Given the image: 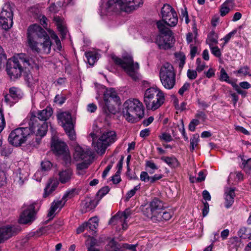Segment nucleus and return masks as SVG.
<instances>
[{
  "mask_svg": "<svg viewBox=\"0 0 251 251\" xmlns=\"http://www.w3.org/2000/svg\"><path fill=\"white\" fill-rule=\"evenodd\" d=\"M17 61L9 60L6 64V71L11 80H15L21 76L23 67Z\"/></svg>",
  "mask_w": 251,
  "mask_h": 251,
  "instance_id": "obj_16",
  "label": "nucleus"
},
{
  "mask_svg": "<svg viewBox=\"0 0 251 251\" xmlns=\"http://www.w3.org/2000/svg\"><path fill=\"white\" fill-rule=\"evenodd\" d=\"M219 79L221 81H224L227 83H230L229 77L224 68H222L220 70V76Z\"/></svg>",
  "mask_w": 251,
  "mask_h": 251,
  "instance_id": "obj_46",
  "label": "nucleus"
},
{
  "mask_svg": "<svg viewBox=\"0 0 251 251\" xmlns=\"http://www.w3.org/2000/svg\"><path fill=\"white\" fill-rule=\"evenodd\" d=\"M22 96L23 93L21 91L17 88L13 87L9 89V94L4 95V100L7 104L11 106Z\"/></svg>",
  "mask_w": 251,
  "mask_h": 251,
  "instance_id": "obj_18",
  "label": "nucleus"
},
{
  "mask_svg": "<svg viewBox=\"0 0 251 251\" xmlns=\"http://www.w3.org/2000/svg\"><path fill=\"white\" fill-rule=\"evenodd\" d=\"M66 99L64 97L60 96L59 95H56L54 98V101L56 103L59 104L60 105H62L64 103Z\"/></svg>",
  "mask_w": 251,
  "mask_h": 251,
  "instance_id": "obj_62",
  "label": "nucleus"
},
{
  "mask_svg": "<svg viewBox=\"0 0 251 251\" xmlns=\"http://www.w3.org/2000/svg\"><path fill=\"white\" fill-rule=\"evenodd\" d=\"M54 21L58 31H66L68 30L67 26L64 19L59 17H54Z\"/></svg>",
  "mask_w": 251,
  "mask_h": 251,
  "instance_id": "obj_29",
  "label": "nucleus"
},
{
  "mask_svg": "<svg viewBox=\"0 0 251 251\" xmlns=\"http://www.w3.org/2000/svg\"><path fill=\"white\" fill-rule=\"evenodd\" d=\"M211 53L216 57H220L221 56V52L219 48L216 46H209Z\"/></svg>",
  "mask_w": 251,
  "mask_h": 251,
  "instance_id": "obj_48",
  "label": "nucleus"
},
{
  "mask_svg": "<svg viewBox=\"0 0 251 251\" xmlns=\"http://www.w3.org/2000/svg\"><path fill=\"white\" fill-rule=\"evenodd\" d=\"M159 138L161 140L169 142L171 141L173 139L169 133H163L159 136Z\"/></svg>",
  "mask_w": 251,
  "mask_h": 251,
  "instance_id": "obj_57",
  "label": "nucleus"
},
{
  "mask_svg": "<svg viewBox=\"0 0 251 251\" xmlns=\"http://www.w3.org/2000/svg\"><path fill=\"white\" fill-rule=\"evenodd\" d=\"M92 155L89 148L83 149L80 146L77 145L75 148L74 158L77 160H89Z\"/></svg>",
  "mask_w": 251,
  "mask_h": 251,
  "instance_id": "obj_20",
  "label": "nucleus"
},
{
  "mask_svg": "<svg viewBox=\"0 0 251 251\" xmlns=\"http://www.w3.org/2000/svg\"><path fill=\"white\" fill-rule=\"evenodd\" d=\"M230 11V8L227 6L223 3L220 8V15L222 16H225Z\"/></svg>",
  "mask_w": 251,
  "mask_h": 251,
  "instance_id": "obj_52",
  "label": "nucleus"
},
{
  "mask_svg": "<svg viewBox=\"0 0 251 251\" xmlns=\"http://www.w3.org/2000/svg\"><path fill=\"white\" fill-rule=\"evenodd\" d=\"M73 172L70 169H67L60 171L58 173L59 181L62 184L68 182L71 179Z\"/></svg>",
  "mask_w": 251,
  "mask_h": 251,
  "instance_id": "obj_28",
  "label": "nucleus"
},
{
  "mask_svg": "<svg viewBox=\"0 0 251 251\" xmlns=\"http://www.w3.org/2000/svg\"><path fill=\"white\" fill-rule=\"evenodd\" d=\"M175 56L178 61H179V67L182 69L184 64H185L186 56L184 53L182 52L176 53Z\"/></svg>",
  "mask_w": 251,
  "mask_h": 251,
  "instance_id": "obj_40",
  "label": "nucleus"
},
{
  "mask_svg": "<svg viewBox=\"0 0 251 251\" xmlns=\"http://www.w3.org/2000/svg\"><path fill=\"white\" fill-rule=\"evenodd\" d=\"M104 103L102 110L107 116L114 115L117 112L115 105L121 104V100L115 90L110 88L106 89L103 95Z\"/></svg>",
  "mask_w": 251,
  "mask_h": 251,
  "instance_id": "obj_9",
  "label": "nucleus"
},
{
  "mask_svg": "<svg viewBox=\"0 0 251 251\" xmlns=\"http://www.w3.org/2000/svg\"><path fill=\"white\" fill-rule=\"evenodd\" d=\"M200 124V122L197 119H193L189 125V129L191 131H194L196 126Z\"/></svg>",
  "mask_w": 251,
  "mask_h": 251,
  "instance_id": "obj_54",
  "label": "nucleus"
},
{
  "mask_svg": "<svg viewBox=\"0 0 251 251\" xmlns=\"http://www.w3.org/2000/svg\"><path fill=\"white\" fill-rule=\"evenodd\" d=\"M51 37L53 39H54L55 40V44H56V49L55 50L58 51H60L62 49V46H61V42H60L59 39L58 38L57 36L54 33L51 35Z\"/></svg>",
  "mask_w": 251,
  "mask_h": 251,
  "instance_id": "obj_49",
  "label": "nucleus"
},
{
  "mask_svg": "<svg viewBox=\"0 0 251 251\" xmlns=\"http://www.w3.org/2000/svg\"><path fill=\"white\" fill-rule=\"evenodd\" d=\"M161 160L172 168L176 167L179 164L178 160L175 157L162 156L161 157Z\"/></svg>",
  "mask_w": 251,
  "mask_h": 251,
  "instance_id": "obj_30",
  "label": "nucleus"
},
{
  "mask_svg": "<svg viewBox=\"0 0 251 251\" xmlns=\"http://www.w3.org/2000/svg\"><path fill=\"white\" fill-rule=\"evenodd\" d=\"M162 19L155 22L159 31H171L178 23V17L175 9L169 4H165L161 11Z\"/></svg>",
  "mask_w": 251,
  "mask_h": 251,
  "instance_id": "obj_4",
  "label": "nucleus"
},
{
  "mask_svg": "<svg viewBox=\"0 0 251 251\" xmlns=\"http://www.w3.org/2000/svg\"><path fill=\"white\" fill-rule=\"evenodd\" d=\"M51 148L53 152L57 154L62 155L65 164L68 165L71 162V156L66 144L57 137L53 136L51 140Z\"/></svg>",
  "mask_w": 251,
  "mask_h": 251,
  "instance_id": "obj_13",
  "label": "nucleus"
},
{
  "mask_svg": "<svg viewBox=\"0 0 251 251\" xmlns=\"http://www.w3.org/2000/svg\"><path fill=\"white\" fill-rule=\"evenodd\" d=\"M164 206L163 202L160 200L155 198L150 203V206L144 211V214L152 221L163 210Z\"/></svg>",
  "mask_w": 251,
  "mask_h": 251,
  "instance_id": "obj_15",
  "label": "nucleus"
},
{
  "mask_svg": "<svg viewBox=\"0 0 251 251\" xmlns=\"http://www.w3.org/2000/svg\"><path fill=\"white\" fill-rule=\"evenodd\" d=\"M109 188L108 186L102 187L97 194V197L98 201H100L104 196H105L109 191Z\"/></svg>",
  "mask_w": 251,
  "mask_h": 251,
  "instance_id": "obj_44",
  "label": "nucleus"
},
{
  "mask_svg": "<svg viewBox=\"0 0 251 251\" xmlns=\"http://www.w3.org/2000/svg\"><path fill=\"white\" fill-rule=\"evenodd\" d=\"M240 244L238 238L237 237H233L231 238L229 241V245L230 246L233 245V247L237 249V246Z\"/></svg>",
  "mask_w": 251,
  "mask_h": 251,
  "instance_id": "obj_61",
  "label": "nucleus"
},
{
  "mask_svg": "<svg viewBox=\"0 0 251 251\" xmlns=\"http://www.w3.org/2000/svg\"><path fill=\"white\" fill-rule=\"evenodd\" d=\"M110 225H121L124 230L127 228V223L124 221L121 212H118L115 215L113 216L109 222Z\"/></svg>",
  "mask_w": 251,
  "mask_h": 251,
  "instance_id": "obj_27",
  "label": "nucleus"
},
{
  "mask_svg": "<svg viewBox=\"0 0 251 251\" xmlns=\"http://www.w3.org/2000/svg\"><path fill=\"white\" fill-rule=\"evenodd\" d=\"M140 188V185H138L134 187L133 189L129 191L126 194L125 201H127L132 197L136 193V191Z\"/></svg>",
  "mask_w": 251,
  "mask_h": 251,
  "instance_id": "obj_45",
  "label": "nucleus"
},
{
  "mask_svg": "<svg viewBox=\"0 0 251 251\" xmlns=\"http://www.w3.org/2000/svg\"><path fill=\"white\" fill-rule=\"evenodd\" d=\"M20 215L19 222L20 224H26L32 222L35 219V205L31 204L25 206Z\"/></svg>",
  "mask_w": 251,
  "mask_h": 251,
  "instance_id": "obj_17",
  "label": "nucleus"
},
{
  "mask_svg": "<svg viewBox=\"0 0 251 251\" xmlns=\"http://www.w3.org/2000/svg\"><path fill=\"white\" fill-rule=\"evenodd\" d=\"M234 74H240L241 76H251V70L248 66L241 67L239 69L234 72Z\"/></svg>",
  "mask_w": 251,
  "mask_h": 251,
  "instance_id": "obj_37",
  "label": "nucleus"
},
{
  "mask_svg": "<svg viewBox=\"0 0 251 251\" xmlns=\"http://www.w3.org/2000/svg\"><path fill=\"white\" fill-rule=\"evenodd\" d=\"M65 203L61 200H54L51 203L48 214V217L52 218L56 213L58 212L65 205Z\"/></svg>",
  "mask_w": 251,
  "mask_h": 251,
  "instance_id": "obj_24",
  "label": "nucleus"
},
{
  "mask_svg": "<svg viewBox=\"0 0 251 251\" xmlns=\"http://www.w3.org/2000/svg\"><path fill=\"white\" fill-rule=\"evenodd\" d=\"M151 176H150L146 172H142L140 174V179L142 181L150 183Z\"/></svg>",
  "mask_w": 251,
  "mask_h": 251,
  "instance_id": "obj_59",
  "label": "nucleus"
},
{
  "mask_svg": "<svg viewBox=\"0 0 251 251\" xmlns=\"http://www.w3.org/2000/svg\"><path fill=\"white\" fill-rule=\"evenodd\" d=\"M143 4V0H101L100 16L102 19L110 18L113 13L121 10L129 12Z\"/></svg>",
  "mask_w": 251,
  "mask_h": 251,
  "instance_id": "obj_2",
  "label": "nucleus"
},
{
  "mask_svg": "<svg viewBox=\"0 0 251 251\" xmlns=\"http://www.w3.org/2000/svg\"><path fill=\"white\" fill-rule=\"evenodd\" d=\"M199 142V135L198 134H194L190 139V150L192 151L195 150Z\"/></svg>",
  "mask_w": 251,
  "mask_h": 251,
  "instance_id": "obj_42",
  "label": "nucleus"
},
{
  "mask_svg": "<svg viewBox=\"0 0 251 251\" xmlns=\"http://www.w3.org/2000/svg\"><path fill=\"white\" fill-rule=\"evenodd\" d=\"M53 110L51 107L47 106L45 109L38 110L36 115L32 116L31 119L35 118L39 123H44L48 126L47 123L45 122L51 116ZM48 126H47V127Z\"/></svg>",
  "mask_w": 251,
  "mask_h": 251,
  "instance_id": "obj_19",
  "label": "nucleus"
},
{
  "mask_svg": "<svg viewBox=\"0 0 251 251\" xmlns=\"http://www.w3.org/2000/svg\"><path fill=\"white\" fill-rule=\"evenodd\" d=\"M90 136L93 140L92 145L95 150L100 154H103L107 147L117 140L116 134L113 130L104 131L99 138L94 133H91Z\"/></svg>",
  "mask_w": 251,
  "mask_h": 251,
  "instance_id": "obj_8",
  "label": "nucleus"
},
{
  "mask_svg": "<svg viewBox=\"0 0 251 251\" xmlns=\"http://www.w3.org/2000/svg\"><path fill=\"white\" fill-rule=\"evenodd\" d=\"M165 94L159 88L151 87L144 93V102L148 110L154 111L164 102Z\"/></svg>",
  "mask_w": 251,
  "mask_h": 251,
  "instance_id": "obj_6",
  "label": "nucleus"
},
{
  "mask_svg": "<svg viewBox=\"0 0 251 251\" xmlns=\"http://www.w3.org/2000/svg\"><path fill=\"white\" fill-rule=\"evenodd\" d=\"M197 71L189 69L187 72V75L189 79L193 80L197 77Z\"/></svg>",
  "mask_w": 251,
  "mask_h": 251,
  "instance_id": "obj_50",
  "label": "nucleus"
},
{
  "mask_svg": "<svg viewBox=\"0 0 251 251\" xmlns=\"http://www.w3.org/2000/svg\"><path fill=\"white\" fill-rule=\"evenodd\" d=\"M111 58L114 63L120 66L134 80L139 78L138 72L139 66L138 63H134L132 55L127 52L124 53L122 58L112 55Z\"/></svg>",
  "mask_w": 251,
  "mask_h": 251,
  "instance_id": "obj_7",
  "label": "nucleus"
},
{
  "mask_svg": "<svg viewBox=\"0 0 251 251\" xmlns=\"http://www.w3.org/2000/svg\"><path fill=\"white\" fill-rule=\"evenodd\" d=\"M247 232H248V229L246 227H243L239 229L238 232V235L240 237L245 239Z\"/></svg>",
  "mask_w": 251,
  "mask_h": 251,
  "instance_id": "obj_64",
  "label": "nucleus"
},
{
  "mask_svg": "<svg viewBox=\"0 0 251 251\" xmlns=\"http://www.w3.org/2000/svg\"><path fill=\"white\" fill-rule=\"evenodd\" d=\"M28 126V127H19L12 130L8 137L9 143L16 147L20 146L34 136H36V141L39 142V140L47 133V124L39 123L35 118L30 119Z\"/></svg>",
  "mask_w": 251,
  "mask_h": 251,
  "instance_id": "obj_1",
  "label": "nucleus"
},
{
  "mask_svg": "<svg viewBox=\"0 0 251 251\" xmlns=\"http://www.w3.org/2000/svg\"><path fill=\"white\" fill-rule=\"evenodd\" d=\"M58 181L57 180L52 178L50 179L47 186L44 189V192L43 194V197L47 198L50 196L54 191L56 189L58 185Z\"/></svg>",
  "mask_w": 251,
  "mask_h": 251,
  "instance_id": "obj_25",
  "label": "nucleus"
},
{
  "mask_svg": "<svg viewBox=\"0 0 251 251\" xmlns=\"http://www.w3.org/2000/svg\"><path fill=\"white\" fill-rule=\"evenodd\" d=\"M17 231L18 229L13 226L0 227V243L10 238Z\"/></svg>",
  "mask_w": 251,
  "mask_h": 251,
  "instance_id": "obj_21",
  "label": "nucleus"
},
{
  "mask_svg": "<svg viewBox=\"0 0 251 251\" xmlns=\"http://www.w3.org/2000/svg\"><path fill=\"white\" fill-rule=\"evenodd\" d=\"M108 248L109 251H124L122 245L118 244L113 240L109 242Z\"/></svg>",
  "mask_w": 251,
  "mask_h": 251,
  "instance_id": "obj_36",
  "label": "nucleus"
},
{
  "mask_svg": "<svg viewBox=\"0 0 251 251\" xmlns=\"http://www.w3.org/2000/svg\"><path fill=\"white\" fill-rule=\"evenodd\" d=\"M5 126V122L2 110L0 108V133L4 129Z\"/></svg>",
  "mask_w": 251,
  "mask_h": 251,
  "instance_id": "obj_53",
  "label": "nucleus"
},
{
  "mask_svg": "<svg viewBox=\"0 0 251 251\" xmlns=\"http://www.w3.org/2000/svg\"><path fill=\"white\" fill-rule=\"evenodd\" d=\"M206 43L209 46H213L218 43V35L215 32H210L207 37Z\"/></svg>",
  "mask_w": 251,
  "mask_h": 251,
  "instance_id": "obj_35",
  "label": "nucleus"
},
{
  "mask_svg": "<svg viewBox=\"0 0 251 251\" xmlns=\"http://www.w3.org/2000/svg\"><path fill=\"white\" fill-rule=\"evenodd\" d=\"M190 87V84L188 82H185L183 85L179 89L178 93L182 96L185 92L189 90Z\"/></svg>",
  "mask_w": 251,
  "mask_h": 251,
  "instance_id": "obj_60",
  "label": "nucleus"
},
{
  "mask_svg": "<svg viewBox=\"0 0 251 251\" xmlns=\"http://www.w3.org/2000/svg\"><path fill=\"white\" fill-rule=\"evenodd\" d=\"M98 203V201L97 200L87 198L81 202V210L83 213L89 211L94 209Z\"/></svg>",
  "mask_w": 251,
  "mask_h": 251,
  "instance_id": "obj_23",
  "label": "nucleus"
},
{
  "mask_svg": "<svg viewBox=\"0 0 251 251\" xmlns=\"http://www.w3.org/2000/svg\"><path fill=\"white\" fill-rule=\"evenodd\" d=\"M52 166L51 163L50 161L48 160L44 161L41 163V170H39L36 172L35 176H38L41 175L42 171H48L50 169Z\"/></svg>",
  "mask_w": 251,
  "mask_h": 251,
  "instance_id": "obj_34",
  "label": "nucleus"
},
{
  "mask_svg": "<svg viewBox=\"0 0 251 251\" xmlns=\"http://www.w3.org/2000/svg\"><path fill=\"white\" fill-rule=\"evenodd\" d=\"M13 11L9 3H5L0 12V26L7 30L13 25Z\"/></svg>",
  "mask_w": 251,
  "mask_h": 251,
  "instance_id": "obj_14",
  "label": "nucleus"
},
{
  "mask_svg": "<svg viewBox=\"0 0 251 251\" xmlns=\"http://www.w3.org/2000/svg\"><path fill=\"white\" fill-rule=\"evenodd\" d=\"M121 214L124 221L127 223V219L130 216L132 212L129 208H126L123 212H121Z\"/></svg>",
  "mask_w": 251,
  "mask_h": 251,
  "instance_id": "obj_55",
  "label": "nucleus"
},
{
  "mask_svg": "<svg viewBox=\"0 0 251 251\" xmlns=\"http://www.w3.org/2000/svg\"><path fill=\"white\" fill-rule=\"evenodd\" d=\"M57 117L59 123L63 127L69 139L71 140H75L76 138V134L71 113L68 112H63L58 114Z\"/></svg>",
  "mask_w": 251,
  "mask_h": 251,
  "instance_id": "obj_12",
  "label": "nucleus"
},
{
  "mask_svg": "<svg viewBox=\"0 0 251 251\" xmlns=\"http://www.w3.org/2000/svg\"><path fill=\"white\" fill-rule=\"evenodd\" d=\"M163 177L161 174H155L152 176H151L150 183H153L156 181L161 179Z\"/></svg>",
  "mask_w": 251,
  "mask_h": 251,
  "instance_id": "obj_63",
  "label": "nucleus"
},
{
  "mask_svg": "<svg viewBox=\"0 0 251 251\" xmlns=\"http://www.w3.org/2000/svg\"><path fill=\"white\" fill-rule=\"evenodd\" d=\"M84 160L85 161L78 163L77 165V169L78 170V174H81L80 171H83V170L87 169L90 165V163L89 162L86 161L87 160Z\"/></svg>",
  "mask_w": 251,
  "mask_h": 251,
  "instance_id": "obj_47",
  "label": "nucleus"
},
{
  "mask_svg": "<svg viewBox=\"0 0 251 251\" xmlns=\"http://www.w3.org/2000/svg\"><path fill=\"white\" fill-rule=\"evenodd\" d=\"M7 177L5 172L0 171V187L4 185L6 183Z\"/></svg>",
  "mask_w": 251,
  "mask_h": 251,
  "instance_id": "obj_51",
  "label": "nucleus"
},
{
  "mask_svg": "<svg viewBox=\"0 0 251 251\" xmlns=\"http://www.w3.org/2000/svg\"><path fill=\"white\" fill-rule=\"evenodd\" d=\"M75 189H72L71 190H69L67 191L64 195L63 196L62 199H61L65 203L69 199L72 198L75 196Z\"/></svg>",
  "mask_w": 251,
  "mask_h": 251,
  "instance_id": "obj_41",
  "label": "nucleus"
},
{
  "mask_svg": "<svg viewBox=\"0 0 251 251\" xmlns=\"http://www.w3.org/2000/svg\"><path fill=\"white\" fill-rule=\"evenodd\" d=\"M197 35V32H188L186 35V40L187 43L190 44L192 42L193 39L196 40Z\"/></svg>",
  "mask_w": 251,
  "mask_h": 251,
  "instance_id": "obj_56",
  "label": "nucleus"
},
{
  "mask_svg": "<svg viewBox=\"0 0 251 251\" xmlns=\"http://www.w3.org/2000/svg\"><path fill=\"white\" fill-rule=\"evenodd\" d=\"M28 173L24 170L18 169L13 173V180L14 183L19 186H22L25 182L27 180Z\"/></svg>",
  "mask_w": 251,
  "mask_h": 251,
  "instance_id": "obj_22",
  "label": "nucleus"
},
{
  "mask_svg": "<svg viewBox=\"0 0 251 251\" xmlns=\"http://www.w3.org/2000/svg\"><path fill=\"white\" fill-rule=\"evenodd\" d=\"M12 61H17L20 62V64L22 65L23 64L24 66L25 67L29 66V60L27 58L26 55L24 53H20L17 55L16 57H15Z\"/></svg>",
  "mask_w": 251,
  "mask_h": 251,
  "instance_id": "obj_33",
  "label": "nucleus"
},
{
  "mask_svg": "<svg viewBox=\"0 0 251 251\" xmlns=\"http://www.w3.org/2000/svg\"><path fill=\"white\" fill-rule=\"evenodd\" d=\"M196 64L197 66L196 70L199 73L204 70L206 67L205 63L200 58L197 59Z\"/></svg>",
  "mask_w": 251,
  "mask_h": 251,
  "instance_id": "obj_43",
  "label": "nucleus"
},
{
  "mask_svg": "<svg viewBox=\"0 0 251 251\" xmlns=\"http://www.w3.org/2000/svg\"><path fill=\"white\" fill-rule=\"evenodd\" d=\"M27 31H43V29L38 25L33 24L29 26Z\"/></svg>",
  "mask_w": 251,
  "mask_h": 251,
  "instance_id": "obj_58",
  "label": "nucleus"
},
{
  "mask_svg": "<svg viewBox=\"0 0 251 251\" xmlns=\"http://www.w3.org/2000/svg\"><path fill=\"white\" fill-rule=\"evenodd\" d=\"M234 191L235 190L231 188H226L225 190V206L226 208L230 207L234 201Z\"/></svg>",
  "mask_w": 251,
  "mask_h": 251,
  "instance_id": "obj_26",
  "label": "nucleus"
},
{
  "mask_svg": "<svg viewBox=\"0 0 251 251\" xmlns=\"http://www.w3.org/2000/svg\"><path fill=\"white\" fill-rule=\"evenodd\" d=\"M172 215V212L166 211L164 208L163 210L156 217L153 222H159L163 220L168 221L171 219Z\"/></svg>",
  "mask_w": 251,
  "mask_h": 251,
  "instance_id": "obj_32",
  "label": "nucleus"
},
{
  "mask_svg": "<svg viewBox=\"0 0 251 251\" xmlns=\"http://www.w3.org/2000/svg\"><path fill=\"white\" fill-rule=\"evenodd\" d=\"M146 167L147 171L151 174H153L155 170L158 169L157 166L151 160L146 161Z\"/></svg>",
  "mask_w": 251,
  "mask_h": 251,
  "instance_id": "obj_39",
  "label": "nucleus"
},
{
  "mask_svg": "<svg viewBox=\"0 0 251 251\" xmlns=\"http://www.w3.org/2000/svg\"><path fill=\"white\" fill-rule=\"evenodd\" d=\"M123 114L128 122H136L144 115L143 105L137 99H129L123 104Z\"/></svg>",
  "mask_w": 251,
  "mask_h": 251,
  "instance_id": "obj_5",
  "label": "nucleus"
},
{
  "mask_svg": "<svg viewBox=\"0 0 251 251\" xmlns=\"http://www.w3.org/2000/svg\"><path fill=\"white\" fill-rule=\"evenodd\" d=\"M159 78L162 85L166 89H172L176 84V75L172 64L166 62L161 67Z\"/></svg>",
  "mask_w": 251,
  "mask_h": 251,
  "instance_id": "obj_10",
  "label": "nucleus"
},
{
  "mask_svg": "<svg viewBox=\"0 0 251 251\" xmlns=\"http://www.w3.org/2000/svg\"><path fill=\"white\" fill-rule=\"evenodd\" d=\"M86 224L87 225V229L95 232L99 225V219L97 217H92Z\"/></svg>",
  "mask_w": 251,
  "mask_h": 251,
  "instance_id": "obj_31",
  "label": "nucleus"
},
{
  "mask_svg": "<svg viewBox=\"0 0 251 251\" xmlns=\"http://www.w3.org/2000/svg\"><path fill=\"white\" fill-rule=\"evenodd\" d=\"M144 39L147 42L154 41L160 49H170L174 44L175 39L172 32H159L155 38L151 36L147 37L143 35Z\"/></svg>",
  "mask_w": 251,
  "mask_h": 251,
  "instance_id": "obj_11",
  "label": "nucleus"
},
{
  "mask_svg": "<svg viewBox=\"0 0 251 251\" xmlns=\"http://www.w3.org/2000/svg\"><path fill=\"white\" fill-rule=\"evenodd\" d=\"M28 45L31 50L38 53L50 52L51 42L47 32H27Z\"/></svg>",
  "mask_w": 251,
  "mask_h": 251,
  "instance_id": "obj_3",
  "label": "nucleus"
},
{
  "mask_svg": "<svg viewBox=\"0 0 251 251\" xmlns=\"http://www.w3.org/2000/svg\"><path fill=\"white\" fill-rule=\"evenodd\" d=\"M85 56L87 60L88 63L91 65H94V63L97 61L96 55L92 51L86 52Z\"/></svg>",
  "mask_w": 251,
  "mask_h": 251,
  "instance_id": "obj_38",
  "label": "nucleus"
}]
</instances>
